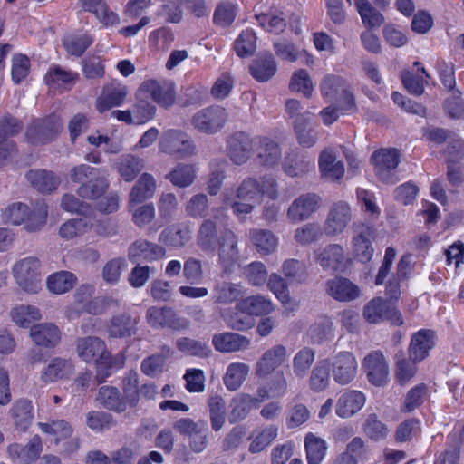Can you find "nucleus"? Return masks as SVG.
<instances>
[{
	"mask_svg": "<svg viewBox=\"0 0 464 464\" xmlns=\"http://www.w3.org/2000/svg\"><path fill=\"white\" fill-rule=\"evenodd\" d=\"M75 351L82 361L95 364L99 382H103L111 375L112 370L121 369L126 361L123 353L112 355L107 348L106 343L97 336L77 338Z\"/></svg>",
	"mask_w": 464,
	"mask_h": 464,
	"instance_id": "nucleus-1",
	"label": "nucleus"
},
{
	"mask_svg": "<svg viewBox=\"0 0 464 464\" xmlns=\"http://www.w3.org/2000/svg\"><path fill=\"white\" fill-rule=\"evenodd\" d=\"M41 262L35 256H27L16 261L13 267V276L18 286L27 293H37L41 289Z\"/></svg>",
	"mask_w": 464,
	"mask_h": 464,
	"instance_id": "nucleus-2",
	"label": "nucleus"
},
{
	"mask_svg": "<svg viewBox=\"0 0 464 464\" xmlns=\"http://www.w3.org/2000/svg\"><path fill=\"white\" fill-rule=\"evenodd\" d=\"M160 152L183 160L197 153V147L188 133L180 130H165L159 142Z\"/></svg>",
	"mask_w": 464,
	"mask_h": 464,
	"instance_id": "nucleus-3",
	"label": "nucleus"
},
{
	"mask_svg": "<svg viewBox=\"0 0 464 464\" xmlns=\"http://www.w3.org/2000/svg\"><path fill=\"white\" fill-rule=\"evenodd\" d=\"M23 129V124L11 115L0 120V167L10 162L17 154L15 143L10 140Z\"/></svg>",
	"mask_w": 464,
	"mask_h": 464,
	"instance_id": "nucleus-4",
	"label": "nucleus"
},
{
	"mask_svg": "<svg viewBox=\"0 0 464 464\" xmlns=\"http://www.w3.org/2000/svg\"><path fill=\"white\" fill-rule=\"evenodd\" d=\"M220 241L218 245V263L224 273H230L239 260L237 236L231 229L225 227L220 231Z\"/></svg>",
	"mask_w": 464,
	"mask_h": 464,
	"instance_id": "nucleus-5",
	"label": "nucleus"
},
{
	"mask_svg": "<svg viewBox=\"0 0 464 464\" xmlns=\"http://www.w3.org/2000/svg\"><path fill=\"white\" fill-rule=\"evenodd\" d=\"M352 218V208L347 202H334L328 210L323 231L328 237L338 236L346 229Z\"/></svg>",
	"mask_w": 464,
	"mask_h": 464,
	"instance_id": "nucleus-6",
	"label": "nucleus"
},
{
	"mask_svg": "<svg viewBox=\"0 0 464 464\" xmlns=\"http://www.w3.org/2000/svg\"><path fill=\"white\" fill-rule=\"evenodd\" d=\"M227 113L220 106H210L198 111L191 120L193 127L200 132L213 134L219 131L227 121Z\"/></svg>",
	"mask_w": 464,
	"mask_h": 464,
	"instance_id": "nucleus-7",
	"label": "nucleus"
},
{
	"mask_svg": "<svg viewBox=\"0 0 464 464\" xmlns=\"http://www.w3.org/2000/svg\"><path fill=\"white\" fill-rule=\"evenodd\" d=\"M62 128L63 124L56 116L35 120L27 128L26 139L34 145L45 144L53 140L62 130Z\"/></svg>",
	"mask_w": 464,
	"mask_h": 464,
	"instance_id": "nucleus-8",
	"label": "nucleus"
},
{
	"mask_svg": "<svg viewBox=\"0 0 464 464\" xmlns=\"http://www.w3.org/2000/svg\"><path fill=\"white\" fill-rule=\"evenodd\" d=\"M362 369L368 381L375 386H384L389 380V365L381 351L369 353L362 360Z\"/></svg>",
	"mask_w": 464,
	"mask_h": 464,
	"instance_id": "nucleus-9",
	"label": "nucleus"
},
{
	"mask_svg": "<svg viewBox=\"0 0 464 464\" xmlns=\"http://www.w3.org/2000/svg\"><path fill=\"white\" fill-rule=\"evenodd\" d=\"M372 452L368 443L361 437H353L343 451L331 460V464H360L371 459Z\"/></svg>",
	"mask_w": 464,
	"mask_h": 464,
	"instance_id": "nucleus-10",
	"label": "nucleus"
},
{
	"mask_svg": "<svg viewBox=\"0 0 464 464\" xmlns=\"http://www.w3.org/2000/svg\"><path fill=\"white\" fill-rule=\"evenodd\" d=\"M321 204L322 198L317 194H303L291 203L286 217L291 223L304 221L319 209Z\"/></svg>",
	"mask_w": 464,
	"mask_h": 464,
	"instance_id": "nucleus-11",
	"label": "nucleus"
},
{
	"mask_svg": "<svg viewBox=\"0 0 464 464\" xmlns=\"http://www.w3.org/2000/svg\"><path fill=\"white\" fill-rule=\"evenodd\" d=\"M225 227L219 226L217 218L204 219L198 226L196 235L198 247L206 254L217 251L220 239V231Z\"/></svg>",
	"mask_w": 464,
	"mask_h": 464,
	"instance_id": "nucleus-12",
	"label": "nucleus"
},
{
	"mask_svg": "<svg viewBox=\"0 0 464 464\" xmlns=\"http://www.w3.org/2000/svg\"><path fill=\"white\" fill-rule=\"evenodd\" d=\"M314 259L324 271L337 272L346 268L348 258L339 244H329L314 253Z\"/></svg>",
	"mask_w": 464,
	"mask_h": 464,
	"instance_id": "nucleus-13",
	"label": "nucleus"
},
{
	"mask_svg": "<svg viewBox=\"0 0 464 464\" xmlns=\"http://www.w3.org/2000/svg\"><path fill=\"white\" fill-rule=\"evenodd\" d=\"M254 140L246 132H236L227 140V155L236 165L245 164L254 152Z\"/></svg>",
	"mask_w": 464,
	"mask_h": 464,
	"instance_id": "nucleus-14",
	"label": "nucleus"
},
{
	"mask_svg": "<svg viewBox=\"0 0 464 464\" xmlns=\"http://www.w3.org/2000/svg\"><path fill=\"white\" fill-rule=\"evenodd\" d=\"M29 336L36 346L53 349L60 344L63 333L54 323H39L31 326Z\"/></svg>",
	"mask_w": 464,
	"mask_h": 464,
	"instance_id": "nucleus-15",
	"label": "nucleus"
},
{
	"mask_svg": "<svg viewBox=\"0 0 464 464\" xmlns=\"http://www.w3.org/2000/svg\"><path fill=\"white\" fill-rule=\"evenodd\" d=\"M334 380L342 385L352 382L357 373V361L350 352L337 353L331 362Z\"/></svg>",
	"mask_w": 464,
	"mask_h": 464,
	"instance_id": "nucleus-16",
	"label": "nucleus"
},
{
	"mask_svg": "<svg viewBox=\"0 0 464 464\" xmlns=\"http://www.w3.org/2000/svg\"><path fill=\"white\" fill-rule=\"evenodd\" d=\"M286 348L276 344L266 350L256 364L255 373L258 378L266 379L279 368L286 360Z\"/></svg>",
	"mask_w": 464,
	"mask_h": 464,
	"instance_id": "nucleus-17",
	"label": "nucleus"
},
{
	"mask_svg": "<svg viewBox=\"0 0 464 464\" xmlns=\"http://www.w3.org/2000/svg\"><path fill=\"white\" fill-rule=\"evenodd\" d=\"M436 334L430 329H420L411 335L408 348L410 359L414 362H421L435 346Z\"/></svg>",
	"mask_w": 464,
	"mask_h": 464,
	"instance_id": "nucleus-18",
	"label": "nucleus"
},
{
	"mask_svg": "<svg viewBox=\"0 0 464 464\" xmlns=\"http://www.w3.org/2000/svg\"><path fill=\"white\" fill-rule=\"evenodd\" d=\"M165 255L164 247L141 238L134 241L128 250V257L133 263L156 261L163 258Z\"/></svg>",
	"mask_w": 464,
	"mask_h": 464,
	"instance_id": "nucleus-19",
	"label": "nucleus"
},
{
	"mask_svg": "<svg viewBox=\"0 0 464 464\" xmlns=\"http://www.w3.org/2000/svg\"><path fill=\"white\" fill-rule=\"evenodd\" d=\"M140 93L148 94L149 98L166 108L175 102V88L171 82L160 83L155 80L146 81L140 86Z\"/></svg>",
	"mask_w": 464,
	"mask_h": 464,
	"instance_id": "nucleus-20",
	"label": "nucleus"
},
{
	"mask_svg": "<svg viewBox=\"0 0 464 464\" xmlns=\"http://www.w3.org/2000/svg\"><path fill=\"white\" fill-rule=\"evenodd\" d=\"M42 450L43 443L38 435L33 437L24 446L14 443L7 448L11 459L19 464H32L38 459Z\"/></svg>",
	"mask_w": 464,
	"mask_h": 464,
	"instance_id": "nucleus-21",
	"label": "nucleus"
},
{
	"mask_svg": "<svg viewBox=\"0 0 464 464\" xmlns=\"http://www.w3.org/2000/svg\"><path fill=\"white\" fill-rule=\"evenodd\" d=\"M399 161L400 154L396 149H381L371 157L376 174L385 182L392 181L389 173L398 166Z\"/></svg>",
	"mask_w": 464,
	"mask_h": 464,
	"instance_id": "nucleus-22",
	"label": "nucleus"
},
{
	"mask_svg": "<svg viewBox=\"0 0 464 464\" xmlns=\"http://www.w3.org/2000/svg\"><path fill=\"white\" fill-rule=\"evenodd\" d=\"M326 293L339 302H350L360 296L358 285L344 277H334L326 282Z\"/></svg>",
	"mask_w": 464,
	"mask_h": 464,
	"instance_id": "nucleus-23",
	"label": "nucleus"
},
{
	"mask_svg": "<svg viewBox=\"0 0 464 464\" xmlns=\"http://www.w3.org/2000/svg\"><path fill=\"white\" fill-rule=\"evenodd\" d=\"M256 160L258 164L266 167H273L281 159L282 151L279 144L266 136L257 138Z\"/></svg>",
	"mask_w": 464,
	"mask_h": 464,
	"instance_id": "nucleus-24",
	"label": "nucleus"
},
{
	"mask_svg": "<svg viewBox=\"0 0 464 464\" xmlns=\"http://www.w3.org/2000/svg\"><path fill=\"white\" fill-rule=\"evenodd\" d=\"M214 348L220 353H235L249 348V338L238 334L225 332L214 334L212 338Z\"/></svg>",
	"mask_w": 464,
	"mask_h": 464,
	"instance_id": "nucleus-25",
	"label": "nucleus"
},
{
	"mask_svg": "<svg viewBox=\"0 0 464 464\" xmlns=\"http://www.w3.org/2000/svg\"><path fill=\"white\" fill-rule=\"evenodd\" d=\"M74 372V364L72 360L55 357L41 372V380L45 382H54L59 380L68 379Z\"/></svg>",
	"mask_w": 464,
	"mask_h": 464,
	"instance_id": "nucleus-26",
	"label": "nucleus"
},
{
	"mask_svg": "<svg viewBox=\"0 0 464 464\" xmlns=\"http://www.w3.org/2000/svg\"><path fill=\"white\" fill-rule=\"evenodd\" d=\"M157 188L155 178L150 173H143L140 176L129 194V204L139 205L151 198Z\"/></svg>",
	"mask_w": 464,
	"mask_h": 464,
	"instance_id": "nucleus-27",
	"label": "nucleus"
},
{
	"mask_svg": "<svg viewBox=\"0 0 464 464\" xmlns=\"http://www.w3.org/2000/svg\"><path fill=\"white\" fill-rule=\"evenodd\" d=\"M138 320L130 314L123 313L113 316L107 325V333L111 338H127L136 334Z\"/></svg>",
	"mask_w": 464,
	"mask_h": 464,
	"instance_id": "nucleus-28",
	"label": "nucleus"
},
{
	"mask_svg": "<svg viewBox=\"0 0 464 464\" xmlns=\"http://www.w3.org/2000/svg\"><path fill=\"white\" fill-rule=\"evenodd\" d=\"M289 282L280 275L272 273L267 281L268 289L276 295L286 311L293 312L298 304L290 296Z\"/></svg>",
	"mask_w": 464,
	"mask_h": 464,
	"instance_id": "nucleus-29",
	"label": "nucleus"
},
{
	"mask_svg": "<svg viewBox=\"0 0 464 464\" xmlns=\"http://www.w3.org/2000/svg\"><path fill=\"white\" fill-rule=\"evenodd\" d=\"M374 237V229L371 227H364L352 239V249L354 256L361 262H368L373 255L372 239Z\"/></svg>",
	"mask_w": 464,
	"mask_h": 464,
	"instance_id": "nucleus-30",
	"label": "nucleus"
},
{
	"mask_svg": "<svg viewBox=\"0 0 464 464\" xmlns=\"http://www.w3.org/2000/svg\"><path fill=\"white\" fill-rule=\"evenodd\" d=\"M114 168L122 180L131 182L144 169V160L133 154H125L115 160Z\"/></svg>",
	"mask_w": 464,
	"mask_h": 464,
	"instance_id": "nucleus-31",
	"label": "nucleus"
},
{
	"mask_svg": "<svg viewBox=\"0 0 464 464\" xmlns=\"http://www.w3.org/2000/svg\"><path fill=\"white\" fill-rule=\"evenodd\" d=\"M365 403V396L358 391H347L337 401L336 414L341 418H349L359 411Z\"/></svg>",
	"mask_w": 464,
	"mask_h": 464,
	"instance_id": "nucleus-32",
	"label": "nucleus"
},
{
	"mask_svg": "<svg viewBox=\"0 0 464 464\" xmlns=\"http://www.w3.org/2000/svg\"><path fill=\"white\" fill-rule=\"evenodd\" d=\"M243 295V287L239 284L223 281L215 284L212 299L218 304H230L238 302Z\"/></svg>",
	"mask_w": 464,
	"mask_h": 464,
	"instance_id": "nucleus-33",
	"label": "nucleus"
},
{
	"mask_svg": "<svg viewBox=\"0 0 464 464\" xmlns=\"http://www.w3.org/2000/svg\"><path fill=\"white\" fill-rule=\"evenodd\" d=\"M97 401L106 409L117 413L126 411L129 405L126 400L114 386H102L99 389Z\"/></svg>",
	"mask_w": 464,
	"mask_h": 464,
	"instance_id": "nucleus-34",
	"label": "nucleus"
},
{
	"mask_svg": "<svg viewBox=\"0 0 464 464\" xmlns=\"http://www.w3.org/2000/svg\"><path fill=\"white\" fill-rule=\"evenodd\" d=\"M318 164L322 175L328 179L338 180L344 174L343 162L336 160V155L330 149L320 153Z\"/></svg>",
	"mask_w": 464,
	"mask_h": 464,
	"instance_id": "nucleus-35",
	"label": "nucleus"
},
{
	"mask_svg": "<svg viewBox=\"0 0 464 464\" xmlns=\"http://www.w3.org/2000/svg\"><path fill=\"white\" fill-rule=\"evenodd\" d=\"M26 179L30 184L42 193L55 190L61 180L53 172L45 169H32L27 172Z\"/></svg>",
	"mask_w": 464,
	"mask_h": 464,
	"instance_id": "nucleus-36",
	"label": "nucleus"
},
{
	"mask_svg": "<svg viewBox=\"0 0 464 464\" xmlns=\"http://www.w3.org/2000/svg\"><path fill=\"white\" fill-rule=\"evenodd\" d=\"M248 237L257 252L261 255L274 253L278 246V237L267 229H250Z\"/></svg>",
	"mask_w": 464,
	"mask_h": 464,
	"instance_id": "nucleus-37",
	"label": "nucleus"
},
{
	"mask_svg": "<svg viewBox=\"0 0 464 464\" xmlns=\"http://www.w3.org/2000/svg\"><path fill=\"white\" fill-rule=\"evenodd\" d=\"M304 443L307 464H322L328 449L326 441L323 438L308 432L304 437Z\"/></svg>",
	"mask_w": 464,
	"mask_h": 464,
	"instance_id": "nucleus-38",
	"label": "nucleus"
},
{
	"mask_svg": "<svg viewBox=\"0 0 464 464\" xmlns=\"http://www.w3.org/2000/svg\"><path fill=\"white\" fill-rule=\"evenodd\" d=\"M278 428L276 425L269 424L253 431L250 436L251 442L248 450L251 453H259L270 446L277 438Z\"/></svg>",
	"mask_w": 464,
	"mask_h": 464,
	"instance_id": "nucleus-39",
	"label": "nucleus"
},
{
	"mask_svg": "<svg viewBox=\"0 0 464 464\" xmlns=\"http://www.w3.org/2000/svg\"><path fill=\"white\" fill-rule=\"evenodd\" d=\"M127 93L128 91L125 86L106 88L96 100V109L102 113L112 107L120 106L125 100Z\"/></svg>",
	"mask_w": 464,
	"mask_h": 464,
	"instance_id": "nucleus-40",
	"label": "nucleus"
},
{
	"mask_svg": "<svg viewBox=\"0 0 464 464\" xmlns=\"http://www.w3.org/2000/svg\"><path fill=\"white\" fill-rule=\"evenodd\" d=\"M15 428L25 431L31 426L34 414L32 402L26 399L16 401L10 410Z\"/></svg>",
	"mask_w": 464,
	"mask_h": 464,
	"instance_id": "nucleus-41",
	"label": "nucleus"
},
{
	"mask_svg": "<svg viewBox=\"0 0 464 464\" xmlns=\"http://www.w3.org/2000/svg\"><path fill=\"white\" fill-rule=\"evenodd\" d=\"M348 87L349 85L343 78L328 74L320 83V92L325 102H334L338 101Z\"/></svg>",
	"mask_w": 464,
	"mask_h": 464,
	"instance_id": "nucleus-42",
	"label": "nucleus"
},
{
	"mask_svg": "<svg viewBox=\"0 0 464 464\" xmlns=\"http://www.w3.org/2000/svg\"><path fill=\"white\" fill-rule=\"evenodd\" d=\"M250 371L249 365L244 362L230 363L223 376V382L230 392L237 391L246 381Z\"/></svg>",
	"mask_w": 464,
	"mask_h": 464,
	"instance_id": "nucleus-43",
	"label": "nucleus"
},
{
	"mask_svg": "<svg viewBox=\"0 0 464 464\" xmlns=\"http://www.w3.org/2000/svg\"><path fill=\"white\" fill-rule=\"evenodd\" d=\"M77 284V276L70 271H59L47 277L48 290L55 295H63L72 290Z\"/></svg>",
	"mask_w": 464,
	"mask_h": 464,
	"instance_id": "nucleus-44",
	"label": "nucleus"
},
{
	"mask_svg": "<svg viewBox=\"0 0 464 464\" xmlns=\"http://www.w3.org/2000/svg\"><path fill=\"white\" fill-rule=\"evenodd\" d=\"M146 320L154 328L177 327L175 312L169 307H150L146 312Z\"/></svg>",
	"mask_w": 464,
	"mask_h": 464,
	"instance_id": "nucleus-45",
	"label": "nucleus"
},
{
	"mask_svg": "<svg viewBox=\"0 0 464 464\" xmlns=\"http://www.w3.org/2000/svg\"><path fill=\"white\" fill-rule=\"evenodd\" d=\"M238 5L230 0H222L215 7L213 23L215 25L226 28L230 26L236 19Z\"/></svg>",
	"mask_w": 464,
	"mask_h": 464,
	"instance_id": "nucleus-46",
	"label": "nucleus"
},
{
	"mask_svg": "<svg viewBox=\"0 0 464 464\" xmlns=\"http://www.w3.org/2000/svg\"><path fill=\"white\" fill-rule=\"evenodd\" d=\"M314 168V160L306 157H300L295 153L287 154L283 162V170L289 177L303 176Z\"/></svg>",
	"mask_w": 464,
	"mask_h": 464,
	"instance_id": "nucleus-47",
	"label": "nucleus"
},
{
	"mask_svg": "<svg viewBox=\"0 0 464 464\" xmlns=\"http://www.w3.org/2000/svg\"><path fill=\"white\" fill-rule=\"evenodd\" d=\"M197 169L192 164H178L166 176V179L171 184L179 188H186L190 186L196 179Z\"/></svg>",
	"mask_w": 464,
	"mask_h": 464,
	"instance_id": "nucleus-48",
	"label": "nucleus"
},
{
	"mask_svg": "<svg viewBox=\"0 0 464 464\" xmlns=\"http://www.w3.org/2000/svg\"><path fill=\"white\" fill-rule=\"evenodd\" d=\"M259 25L266 32L279 34L286 27V21L283 12L270 10L256 15Z\"/></svg>",
	"mask_w": 464,
	"mask_h": 464,
	"instance_id": "nucleus-49",
	"label": "nucleus"
},
{
	"mask_svg": "<svg viewBox=\"0 0 464 464\" xmlns=\"http://www.w3.org/2000/svg\"><path fill=\"white\" fill-rule=\"evenodd\" d=\"M237 308L247 311L251 316L269 314L274 310L270 299L262 295L242 298L237 302Z\"/></svg>",
	"mask_w": 464,
	"mask_h": 464,
	"instance_id": "nucleus-50",
	"label": "nucleus"
},
{
	"mask_svg": "<svg viewBox=\"0 0 464 464\" xmlns=\"http://www.w3.org/2000/svg\"><path fill=\"white\" fill-rule=\"evenodd\" d=\"M10 314L13 322L23 328H28L32 323L42 319L40 310L34 305H17L11 310Z\"/></svg>",
	"mask_w": 464,
	"mask_h": 464,
	"instance_id": "nucleus-51",
	"label": "nucleus"
},
{
	"mask_svg": "<svg viewBox=\"0 0 464 464\" xmlns=\"http://www.w3.org/2000/svg\"><path fill=\"white\" fill-rule=\"evenodd\" d=\"M122 396L129 408H134L139 403V374L134 371H128L121 379Z\"/></svg>",
	"mask_w": 464,
	"mask_h": 464,
	"instance_id": "nucleus-52",
	"label": "nucleus"
},
{
	"mask_svg": "<svg viewBox=\"0 0 464 464\" xmlns=\"http://www.w3.org/2000/svg\"><path fill=\"white\" fill-rule=\"evenodd\" d=\"M191 238L189 226H177L161 232L160 240L173 247L184 246Z\"/></svg>",
	"mask_w": 464,
	"mask_h": 464,
	"instance_id": "nucleus-53",
	"label": "nucleus"
},
{
	"mask_svg": "<svg viewBox=\"0 0 464 464\" xmlns=\"http://www.w3.org/2000/svg\"><path fill=\"white\" fill-rule=\"evenodd\" d=\"M222 317L227 327L237 331H245L254 326L253 317L247 311L238 309L237 303L232 311L222 314Z\"/></svg>",
	"mask_w": 464,
	"mask_h": 464,
	"instance_id": "nucleus-54",
	"label": "nucleus"
},
{
	"mask_svg": "<svg viewBox=\"0 0 464 464\" xmlns=\"http://www.w3.org/2000/svg\"><path fill=\"white\" fill-rule=\"evenodd\" d=\"M92 43L93 38L87 33H73L63 40L67 53L77 57L81 56Z\"/></svg>",
	"mask_w": 464,
	"mask_h": 464,
	"instance_id": "nucleus-55",
	"label": "nucleus"
},
{
	"mask_svg": "<svg viewBox=\"0 0 464 464\" xmlns=\"http://www.w3.org/2000/svg\"><path fill=\"white\" fill-rule=\"evenodd\" d=\"M281 272L289 284H303L308 277L306 266L294 258L284 261Z\"/></svg>",
	"mask_w": 464,
	"mask_h": 464,
	"instance_id": "nucleus-56",
	"label": "nucleus"
},
{
	"mask_svg": "<svg viewBox=\"0 0 464 464\" xmlns=\"http://www.w3.org/2000/svg\"><path fill=\"white\" fill-rule=\"evenodd\" d=\"M38 427L47 435L55 438L56 443L66 440L72 435V426L65 420H50L47 422H39Z\"/></svg>",
	"mask_w": 464,
	"mask_h": 464,
	"instance_id": "nucleus-57",
	"label": "nucleus"
},
{
	"mask_svg": "<svg viewBox=\"0 0 464 464\" xmlns=\"http://www.w3.org/2000/svg\"><path fill=\"white\" fill-rule=\"evenodd\" d=\"M276 72V63L272 54H266L253 62L250 66L252 76L259 82H266Z\"/></svg>",
	"mask_w": 464,
	"mask_h": 464,
	"instance_id": "nucleus-58",
	"label": "nucleus"
},
{
	"mask_svg": "<svg viewBox=\"0 0 464 464\" xmlns=\"http://www.w3.org/2000/svg\"><path fill=\"white\" fill-rule=\"evenodd\" d=\"M253 397L249 394H239L233 398L230 402V412L228 420L231 423L244 420L254 407Z\"/></svg>",
	"mask_w": 464,
	"mask_h": 464,
	"instance_id": "nucleus-59",
	"label": "nucleus"
},
{
	"mask_svg": "<svg viewBox=\"0 0 464 464\" xmlns=\"http://www.w3.org/2000/svg\"><path fill=\"white\" fill-rule=\"evenodd\" d=\"M92 223L86 218H72L64 222L59 228V236L64 240H71L87 233Z\"/></svg>",
	"mask_w": 464,
	"mask_h": 464,
	"instance_id": "nucleus-60",
	"label": "nucleus"
},
{
	"mask_svg": "<svg viewBox=\"0 0 464 464\" xmlns=\"http://www.w3.org/2000/svg\"><path fill=\"white\" fill-rule=\"evenodd\" d=\"M315 353L312 348L299 350L293 358V372L295 377L303 379L314 362Z\"/></svg>",
	"mask_w": 464,
	"mask_h": 464,
	"instance_id": "nucleus-61",
	"label": "nucleus"
},
{
	"mask_svg": "<svg viewBox=\"0 0 464 464\" xmlns=\"http://www.w3.org/2000/svg\"><path fill=\"white\" fill-rule=\"evenodd\" d=\"M310 419V411L302 402H293L287 409L285 425L287 429H296Z\"/></svg>",
	"mask_w": 464,
	"mask_h": 464,
	"instance_id": "nucleus-62",
	"label": "nucleus"
},
{
	"mask_svg": "<svg viewBox=\"0 0 464 464\" xmlns=\"http://www.w3.org/2000/svg\"><path fill=\"white\" fill-rule=\"evenodd\" d=\"M289 89L291 92H300L304 97L310 98L314 92V84L308 72L304 69L295 71L291 76Z\"/></svg>",
	"mask_w": 464,
	"mask_h": 464,
	"instance_id": "nucleus-63",
	"label": "nucleus"
},
{
	"mask_svg": "<svg viewBox=\"0 0 464 464\" xmlns=\"http://www.w3.org/2000/svg\"><path fill=\"white\" fill-rule=\"evenodd\" d=\"M354 5L365 25L377 27L384 22L383 15L373 8L367 0H354Z\"/></svg>",
	"mask_w": 464,
	"mask_h": 464,
	"instance_id": "nucleus-64",
	"label": "nucleus"
}]
</instances>
